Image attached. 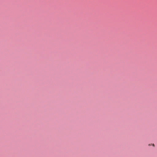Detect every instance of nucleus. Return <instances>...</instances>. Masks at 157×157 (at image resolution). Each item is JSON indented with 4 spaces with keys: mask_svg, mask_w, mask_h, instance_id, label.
Returning <instances> with one entry per match:
<instances>
[{
    "mask_svg": "<svg viewBox=\"0 0 157 157\" xmlns=\"http://www.w3.org/2000/svg\"><path fill=\"white\" fill-rule=\"evenodd\" d=\"M153 146H154V144H153Z\"/></svg>",
    "mask_w": 157,
    "mask_h": 157,
    "instance_id": "nucleus-1",
    "label": "nucleus"
}]
</instances>
